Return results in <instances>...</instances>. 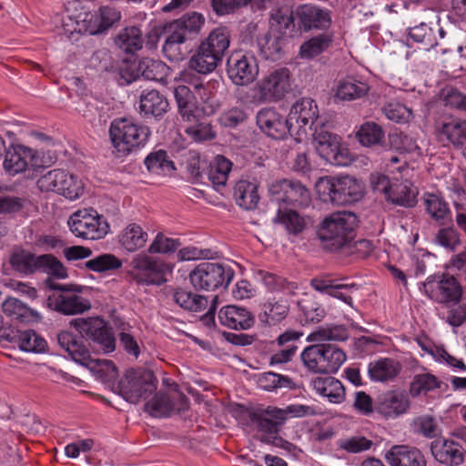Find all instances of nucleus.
<instances>
[{"instance_id": "nucleus-1", "label": "nucleus", "mask_w": 466, "mask_h": 466, "mask_svg": "<svg viewBox=\"0 0 466 466\" xmlns=\"http://www.w3.org/2000/svg\"><path fill=\"white\" fill-rule=\"evenodd\" d=\"M315 189L325 203L347 205L360 200L365 187L360 180L351 176H326L316 181Z\"/></svg>"}, {"instance_id": "nucleus-2", "label": "nucleus", "mask_w": 466, "mask_h": 466, "mask_svg": "<svg viewBox=\"0 0 466 466\" xmlns=\"http://www.w3.org/2000/svg\"><path fill=\"white\" fill-rule=\"evenodd\" d=\"M357 217L350 211H337L325 217L320 222L317 235L325 248L338 250L354 238Z\"/></svg>"}, {"instance_id": "nucleus-3", "label": "nucleus", "mask_w": 466, "mask_h": 466, "mask_svg": "<svg viewBox=\"0 0 466 466\" xmlns=\"http://www.w3.org/2000/svg\"><path fill=\"white\" fill-rule=\"evenodd\" d=\"M292 89L289 69L279 67L268 72L247 93L245 102L253 106L278 102Z\"/></svg>"}, {"instance_id": "nucleus-4", "label": "nucleus", "mask_w": 466, "mask_h": 466, "mask_svg": "<svg viewBox=\"0 0 466 466\" xmlns=\"http://www.w3.org/2000/svg\"><path fill=\"white\" fill-rule=\"evenodd\" d=\"M150 134L147 127L128 118H116L111 122L109 127L110 141L118 156H127L143 147Z\"/></svg>"}, {"instance_id": "nucleus-5", "label": "nucleus", "mask_w": 466, "mask_h": 466, "mask_svg": "<svg viewBox=\"0 0 466 466\" xmlns=\"http://www.w3.org/2000/svg\"><path fill=\"white\" fill-rule=\"evenodd\" d=\"M42 192H55L69 200L79 198L85 192V183L65 169H53L42 175L36 182Z\"/></svg>"}, {"instance_id": "nucleus-6", "label": "nucleus", "mask_w": 466, "mask_h": 466, "mask_svg": "<svg viewBox=\"0 0 466 466\" xmlns=\"http://www.w3.org/2000/svg\"><path fill=\"white\" fill-rule=\"evenodd\" d=\"M313 144L319 156L331 165L347 167L354 159L347 146L342 143V138L323 127L315 128Z\"/></svg>"}, {"instance_id": "nucleus-7", "label": "nucleus", "mask_w": 466, "mask_h": 466, "mask_svg": "<svg viewBox=\"0 0 466 466\" xmlns=\"http://www.w3.org/2000/svg\"><path fill=\"white\" fill-rule=\"evenodd\" d=\"M157 378L150 370H129L118 383V392L127 401L137 404L155 393Z\"/></svg>"}, {"instance_id": "nucleus-8", "label": "nucleus", "mask_w": 466, "mask_h": 466, "mask_svg": "<svg viewBox=\"0 0 466 466\" xmlns=\"http://www.w3.org/2000/svg\"><path fill=\"white\" fill-rule=\"evenodd\" d=\"M66 17L70 19L71 25H65V32L73 34L74 32H81L84 30L89 35L99 34L121 18V13L119 10L113 6H102L99 9L98 15H93L87 13H80L79 15H66Z\"/></svg>"}, {"instance_id": "nucleus-9", "label": "nucleus", "mask_w": 466, "mask_h": 466, "mask_svg": "<svg viewBox=\"0 0 466 466\" xmlns=\"http://www.w3.org/2000/svg\"><path fill=\"white\" fill-rule=\"evenodd\" d=\"M70 231L77 238L97 240L109 232L106 219L95 209H81L73 213L68 221Z\"/></svg>"}, {"instance_id": "nucleus-10", "label": "nucleus", "mask_w": 466, "mask_h": 466, "mask_svg": "<svg viewBox=\"0 0 466 466\" xmlns=\"http://www.w3.org/2000/svg\"><path fill=\"white\" fill-rule=\"evenodd\" d=\"M172 270L171 264L139 253L132 258L129 274L137 283L161 285L167 281L166 276Z\"/></svg>"}, {"instance_id": "nucleus-11", "label": "nucleus", "mask_w": 466, "mask_h": 466, "mask_svg": "<svg viewBox=\"0 0 466 466\" xmlns=\"http://www.w3.org/2000/svg\"><path fill=\"white\" fill-rule=\"evenodd\" d=\"M233 277L234 272L229 267L214 262H202L189 274L191 284L203 290H214L221 286H228Z\"/></svg>"}, {"instance_id": "nucleus-12", "label": "nucleus", "mask_w": 466, "mask_h": 466, "mask_svg": "<svg viewBox=\"0 0 466 466\" xmlns=\"http://www.w3.org/2000/svg\"><path fill=\"white\" fill-rule=\"evenodd\" d=\"M74 328L83 337L90 339L104 353L113 352L116 338L108 324L101 318L77 319L72 322Z\"/></svg>"}, {"instance_id": "nucleus-13", "label": "nucleus", "mask_w": 466, "mask_h": 466, "mask_svg": "<svg viewBox=\"0 0 466 466\" xmlns=\"http://www.w3.org/2000/svg\"><path fill=\"white\" fill-rule=\"evenodd\" d=\"M318 117L319 109L313 99L303 97L297 100L291 106L288 116L291 127V137L298 142L302 141Z\"/></svg>"}, {"instance_id": "nucleus-14", "label": "nucleus", "mask_w": 466, "mask_h": 466, "mask_svg": "<svg viewBox=\"0 0 466 466\" xmlns=\"http://www.w3.org/2000/svg\"><path fill=\"white\" fill-rule=\"evenodd\" d=\"M398 175L393 177L391 188L387 200L394 205L412 208L417 203L418 189L413 186L415 167L408 165L398 167Z\"/></svg>"}, {"instance_id": "nucleus-15", "label": "nucleus", "mask_w": 466, "mask_h": 466, "mask_svg": "<svg viewBox=\"0 0 466 466\" xmlns=\"http://www.w3.org/2000/svg\"><path fill=\"white\" fill-rule=\"evenodd\" d=\"M272 201L305 208L310 204V191L299 181L282 179L274 181L269 187Z\"/></svg>"}, {"instance_id": "nucleus-16", "label": "nucleus", "mask_w": 466, "mask_h": 466, "mask_svg": "<svg viewBox=\"0 0 466 466\" xmlns=\"http://www.w3.org/2000/svg\"><path fill=\"white\" fill-rule=\"evenodd\" d=\"M258 65L254 56L236 52L230 55L227 62V73L237 86L252 83L258 75Z\"/></svg>"}, {"instance_id": "nucleus-17", "label": "nucleus", "mask_w": 466, "mask_h": 466, "mask_svg": "<svg viewBox=\"0 0 466 466\" xmlns=\"http://www.w3.org/2000/svg\"><path fill=\"white\" fill-rule=\"evenodd\" d=\"M3 166L6 173L15 176L27 169H38L41 160L36 150L17 144L6 150Z\"/></svg>"}, {"instance_id": "nucleus-18", "label": "nucleus", "mask_w": 466, "mask_h": 466, "mask_svg": "<svg viewBox=\"0 0 466 466\" xmlns=\"http://www.w3.org/2000/svg\"><path fill=\"white\" fill-rule=\"evenodd\" d=\"M423 291L431 299L439 303L458 301L462 293L456 279L447 275L427 278Z\"/></svg>"}, {"instance_id": "nucleus-19", "label": "nucleus", "mask_w": 466, "mask_h": 466, "mask_svg": "<svg viewBox=\"0 0 466 466\" xmlns=\"http://www.w3.org/2000/svg\"><path fill=\"white\" fill-rule=\"evenodd\" d=\"M299 29L304 32L328 30L332 24V12L314 4H303L295 10Z\"/></svg>"}, {"instance_id": "nucleus-20", "label": "nucleus", "mask_w": 466, "mask_h": 466, "mask_svg": "<svg viewBox=\"0 0 466 466\" xmlns=\"http://www.w3.org/2000/svg\"><path fill=\"white\" fill-rule=\"evenodd\" d=\"M410 401L402 390H387L380 394L374 402L375 411L385 419H396L409 410Z\"/></svg>"}, {"instance_id": "nucleus-21", "label": "nucleus", "mask_w": 466, "mask_h": 466, "mask_svg": "<svg viewBox=\"0 0 466 466\" xmlns=\"http://www.w3.org/2000/svg\"><path fill=\"white\" fill-rule=\"evenodd\" d=\"M256 119L259 129L269 137L283 139L288 134L291 136L289 118L274 107L260 109L257 114Z\"/></svg>"}, {"instance_id": "nucleus-22", "label": "nucleus", "mask_w": 466, "mask_h": 466, "mask_svg": "<svg viewBox=\"0 0 466 466\" xmlns=\"http://www.w3.org/2000/svg\"><path fill=\"white\" fill-rule=\"evenodd\" d=\"M434 459L447 466H459L464 461V450L452 439L438 438L431 444Z\"/></svg>"}, {"instance_id": "nucleus-23", "label": "nucleus", "mask_w": 466, "mask_h": 466, "mask_svg": "<svg viewBox=\"0 0 466 466\" xmlns=\"http://www.w3.org/2000/svg\"><path fill=\"white\" fill-rule=\"evenodd\" d=\"M174 96L181 116L187 121L200 118L208 112L205 106L198 105V100L193 90L186 85L177 86L174 89Z\"/></svg>"}, {"instance_id": "nucleus-24", "label": "nucleus", "mask_w": 466, "mask_h": 466, "mask_svg": "<svg viewBox=\"0 0 466 466\" xmlns=\"http://www.w3.org/2000/svg\"><path fill=\"white\" fill-rule=\"evenodd\" d=\"M218 317L221 325L232 329L247 330L255 323V318L251 312L235 305L222 307Z\"/></svg>"}, {"instance_id": "nucleus-25", "label": "nucleus", "mask_w": 466, "mask_h": 466, "mask_svg": "<svg viewBox=\"0 0 466 466\" xmlns=\"http://www.w3.org/2000/svg\"><path fill=\"white\" fill-rule=\"evenodd\" d=\"M435 25L437 28L432 23H420L409 29V36L413 42L421 45L422 49L429 51L437 46L439 39H442L446 34L438 23Z\"/></svg>"}, {"instance_id": "nucleus-26", "label": "nucleus", "mask_w": 466, "mask_h": 466, "mask_svg": "<svg viewBox=\"0 0 466 466\" xmlns=\"http://www.w3.org/2000/svg\"><path fill=\"white\" fill-rule=\"evenodd\" d=\"M385 459L390 466H426L423 454L405 445L393 446L386 452Z\"/></svg>"}, {"instance_id": "nucleus-27", "label": "nucleus", "mask_w": 466, "mask_h": 466, "mask_svg": "<svg viewBox=\"0 0 466 466\" xmlns=\"http://www.w3.org/2000/svg\"><path fill=\"white\" fill-rule=\"evenodd\" d=\"M286 38L274 31H267L257 39V46L260 56L271 61H277L284 56Z\"/></svg>"}, {"instance_id": "nucleus-28", "label": "nucleus", "mask_w": 466, "mask_h": 466, "mask_svg": "<svg viewBox=\"0 0 466 466\" xmlns=\"http://www.w3.org/2000/svg\"><path fill=\"white\" fill-rule=\"evenodd\" d=\"M400 370V363L390 358H380L368 365L369 378L376 382L390 381L399 375Z\"/></svg>"}, {"instance_id": "nucleus-29", "label": "nucleus", "mask_w": 466, "mask_h": 466, "mask_svg": "<svg viewBox=\"0 0 466 466\" xmlns=\"http://www.w3.org/2000/svg\"><path fill=\"white\" fill-rule=\"evenodd\" d=\"M313 390L329 402L339 404L345 399L344 387L333 377H317L310 382Z\"/></svg>"}, {"instance_id": "nucleus-30", "label": "nucleus", "mask_w": 466, "mask_h": 466, "mask_svg": "<svg viewBox=\"0 0 466 466\" xmlns=\"http://www.w3.org/2000/svg\"><path fill=\"white\" fill-rule=\"evenodd\" d=\"M44 259V255L36 256L25 249H15L11 254L9 262L15 271L29 275L40 271Z\"/></svg>"}, {"instance_id": "nucleus-31", "label": "nucleus", "mask_w": 466, "mask_h": 466, "mask_svg": "<svg viewBox=\"0 0 466 466\" xmlns=\"http://www.w3.org/2000/svg\"><path fill=\"white\" fill-rule=\"evenodd\" d=\"M2 309L6 316L22 323L39 322L42 319L37 310L15 298L6 299L2 304Z\"/></svg>"}, {"instance_id": "nucleus-32", "label": "nucleus", "mask_w": 466, "mask_h": 466, "mask_svg": "<svg viewBox=\"0 0 466 466\" xmlns=\"http://www.w3.org/2000/svg\"><path fill=\"white\" fill-rule=\"evenodd\" d=\"M57 340L75 362L87 366L92 361L89 351L72 333L63 331L58 334Z\"/></svg>"}, {"instance_id": "nucleus-33", "label": "nucleus", "mask_w": 466, "mask_h": 466, "mask_svg": "<svg viewBox=\"0 0 466 466\" xmlns=\"http://www.w3.org/2000/svg\"><path fill=\"white\" fill-rule=\"evenodd\" d=\"M7 337L25 352L41 353L46 349V339L31 329L12 331Z\"/></svg>"}, {"instance_id": "nucleus-34", "label": "nucleus", "mask_w": 466, "mask_h": 466, "mask_svg": "<svg viewBox=\"0 0 466 466\" xmlns=\"http://www.w3.org/2000/svg\"><path fill=\"white\" fill-rule=\"evenodd\" d=\"M370 90L366 82L353 77L340 79L335 87V97L341 101H351L364 96Z\"/></svg>"}, {"instance_id": "nucleus-35", "label": "nucleus", "mask_w": 466, "mask_h": 466, "mask_svg": "<svg viewBox=\"0 0 466 466\" xmlns=\"http://www.w3.org/2000/svg\"><path fill=\"white\" fill-rule=\"evenodd\" d=\"M422 202L427 214L433 220L443 224L450 218L451 210L449 204L441 194L425 192L422 195Z\"/></svg>"}, {"instance_id": "nucleus-36", "label": "nucleus", "mask_w": 466, "mask_h": 466, "mask_svg": "<svg viewBox=\"0 0 466 466\" xmlns=\"http://www.w3.org/2000/svg\"><path fill=\"white\" fill-rule=\"evenodd\" d=\"M258 189V186L256 182L248 180L238 181L234 188V197L237 204L248 210L256 208L260 199Z\"/></svg>"}, {"instance_id": "nucleus-37", "label": "nucleus", "mask_w": 466, "mask_h": 466, "mask_svg": "<svg viewBox=\"0 0 466 466\" xmlns=\"http://www.w3.org/2000/svg\"><path fill=\"white\" fill-rule=\"evenodd\" d=\"M147 232L136 223L127 225L119 235L121 247L128 252H135L142 248L147 242Z\"/></svg>"}, {"instance_id": "nucleus-38", "label": "nucleus", "mask_w": 466, "mask_h": 466, "mask_svg": "<svg viewBox=\"0 0 466 466\" xmlns=\"http://www.w3.org/2000/svg\"><path fill=\"white\" fill-rule=\"evenodd\" d=\"M140 111L146 116H161L168 108V102L158 91L146 90L140 96Z\"/></svg>"}, {"instance_id": "nucleus-39", "label": "nucleus", "mask_w": 466, "mask_h": 466, "mask_svg": "<svg viewBox=\"0 0 466 466\" xmlns=\"http://www.w3.org/2000/svg\"><path fill=\"white\" fill-rule=\"evenodd\" d=\"M221 59L201 44L198 52L190 58L189 66L199 74H208L216 69Z\"/></svg>"}, {"instance_id": "nucleus-40", "label": "nucleus", "mask_w": 466, "mask_h": 466, "mask_svg": "<svg viewBox=\"0 0 466 466\" xmlns=\"http://www.w3.org/2000/svg\"><path fill=\"white\" fill-rule=\"evenodd\" d=\"M91 308L90 301L76 294H62L55 300L56 310L66 314H81Z\"/></svg>"}, {"instance_id": "nucleus-41", "label": "nucleus", "mask_w": 466, "mask_h": 466, "mask_svg": "<svg viewBox=\"0 0 466 466\" xmlns=\"http://www.w3.org/2000/svg\"><path fill=\"white\" fill-rule=\"evenodd\" d=\"M145 165L149 172L159 175H171L176 167L167 153L162 149L150 153L145 159Z\"/></svg>"}, {"instance_id": "nucleus-42", "label": "nucleus", "mask_w": 466, "mask_h": 466, "mask_svg": "<svg viewBox=\"0 0 466 466\" xmlns=\"http://www.w3.org/2000/svg\"><path fill=\"white\" fill-rule=\"evenodd\" d=\"M349 334L346 328L342 325L320 326L309 333L307 341L322 343L328 340L344 341Z\"/></svg>"}, {"instance_id": "nucleus-43", "label": "nucleus", "mask_w": 466, "mask_h": 466, "mask_svg": "<svg viewBox=\"0 0 466 466\" xmlns=\"http://www.w3.org/2000/svg\"><path fill=\"white\" fill-rule=\"evenodd\" d=\"M320 352L322 355L323 373L337 372L347 359L342 350L330 344H322L320 342Z\"/></svg>"}, {"instance_id": "nucleus-44", "label": "nucleus", "mask_w": 466, "mask_h": 466, "mask_svg": "<svg viewBox=\"0 0 466 466\" xmlns=\"http://www.w3.org/2000/svg\"><path fill=\"white\" fill-rule=\"evenodd\" d=\"M332 43V35L329 34L317 35L305 41L299 47V56L302 59H312L323 53Z\"/></svg>"}, {"instance_id": "nucleus-45", "label": "nucleus", "mask_w": 466, "mask_h": 466, "mask_svg": "<svg viewBox=\"0 0 466 466\" xmlns=\"http://www.w3.org/2000/svg\"><path fill=\"white\" fill-rule=\"evenodd\" d=\"M169 29L171 33L163 45V53L170 61L182 60L187 52L183 47L187 37L185 34L179 30H176L175 28Z\"/></svg>"}, {"instance_id": "nucleus-46", "label": "nucleus", "mask_w": 466, "mask_h": 466, "mask_svg": "<svg viewBox=\"0 0 466 466\" xmlns=\"http://www.w3.org/2000/svg\"><path fill=\"white\" fill-rule=\"evenodd\" d=\"M438 134L455 146L462 145L466 141V121L451 118L441 124Z\"/></svg>"}, {"instance_id": "nucleus-47", "label": "nucleus", "mask_w": 466, "mask_h": 466, "mask_svg": "<svg viewBox=\"0 0 466 466\" xmlns=\"http://www.w3.org/2000/svg\"><path fill=\"white\" fill-rule=\"evenodd\" d=\"M232 168V163L224 156H217L209 164L208 177L214 186H225L229 172Z\"/></svg>"}, {"instance_id": "nucleus-48", "label": "nucleus", "mask_w": 466, "mask_h": 466, "mask_svg": "<svg viewBox=\"0 0 466 466\" xmlns=\"http://www.w3.org/2000/svg\"><path fill=\"white\" fill-rule=\"evenodd\" d=\"M294 27V17L288 7L279 8L272 12L268 31H274L285 37L286 34L293 31Z\"/></svg>"}, {"instance_id": "nucleus-49", "label": "nucleus", "mask_w": 466, "mask_h": 466, "mask_svg": "<svg viewBox=\"0 0 466 466\" xmlns=\"http://www.w3.org/2000/svg\"><path fill=\"white\" fill-rule=\"evenodd\" d=\"M441 381L436 376L431 373H421L414 376L410 385V394L416 398L424 396L428 392L440 389Z\"/></svg>"}, {"instance_id": "nucleus-50", "label": "nucleus", "mask_w": 466, "mask_h": 466, "mask_svg": "<svg viewBox=\"0 0 466 466\" xmlns=\"http://www.w3.org/2000/svg\"><path fill=\"white\" fill-rule=\"evenodd\" d=\"M116 44L127 53L137 51L143 45L142 32L136 26L126 27L118 34Z\"/></svg>"}, {"instance_id": "nucleus-51", "label": "nucleus", "mask_w": 466, "mask_h": 466, "mask_svg": "<svg viewBox=\"0 0 466 466\" xmlns=\"http://www.w3.org/2000/svg\"><path fill=\"white\" fill-rule=\"evenodd\" d=\"M384 136L382 127L375 122L363 123L356 132V137L363 147L380 145Z\"/></svg>"}, {"instance_id": "nucleus-52", "label": "nucleus", "mask_w": 466, "mask_h": 466, "mask_svg": "<svg viewBox=\"0 0 466 466\" xmlns=\"http://www.w3.org/2000/svg\"><path fill=\"white\" fill-rule=\"evenodd\" d=\"M389 143L391 148L400 153L411 154L413 158L420 157L422 155L420 148L416 141L410 136L402 132H394L389 135Z\"/></svg>"}, {"instance_id": "nucleus-53", "label": "nucleus", "mask_w": 466, "mask_h": 466, "mask_svg": "<svg viewBox=\"0 0 466 466\" xmlns=\"http://www.w3.org/2000/svg\"><path fill=\"white\" fill-rule=\"evenodd\" d=\"M275 221L279 222L289 233L298 234L306 227V221L297 211L279 208Z\"/></svg>"}, {"instance_id": "nucleus-54", "label": "nucleus", "mask_w": 466, "mask_h": 466, "mask_svg": "<svg viewBox=\"0 0 466 466\" xmlns=\"http://www.w3.org/2000/svg\"><path fill=\"white\" fill-rule=\"evenodd\" d=\"M229 33L225 27L214 29L202 44L219 57H223L225 51L229 46Z\"/></svg>"}, {"instance_id": "nucleus-55", "label": "nucleus", "mask_w": 466, "mask_h": 466, "mask_svg": "<svg viewBox=\"0 0 466 466\" xmlns=\"http://www.w3.org/2000/svg\"><path fill=\"white\" fill-rule=\"evenodd\" d=\"M122 265L120 258L109 253L96 256L86 262L88 269L98 273L118 269Z\"/></svg>"}, {"instance_id": "nucleus-56", "label": "nucleus", "mask_w": 466, "mask_h": 466, "mask_svg": "<svg viewBox=\"0 0 466 466\" xmlns=\"http://www.w3.org/2000/svg\"><path fill=\"white\" fill-rule=\"evenodd\" d=\"M383 113L388 119L399 124H408L414 118L412 109L396 101L386 104L383 107Z\"/></svg>"}, {"instance_id": "nucleus-57", "label": "nucleus", "mask_w": 466, "mask_h": 466, "mask_svg": "<svg viewBox=\"0 0 466 466\" xmlns=\"http://www.w3.org/2000/svg\"><path fill=\"white\" fill-rule=\"evenodd\" d=\"M141 77L147 80L161 81L168 73V67L160 60L152 58L141 59Z\"/></svg>"}, {"instance_id": "nucleus-58", "label": "nucleus", "mask_w": 466, "mask_h": 466, "mask_svg": "<svg viewBox=\"0 0 466 466\" xmlns=\"http://www.w3.org/2000/svg\"><path fill=\"white\" fill-rule=\"evenodd\" d=\"M175 301L181 308L190 311H200L207 307L208 299L198 294L178 290L174 294Z\"/></svg>"}, {"instance_id": "nucleus-59", "label": "nucleus", "mask_w": 466, "mask_h": 466, "mask_svg": "<svg viewBox=\"0 0 466 466\" xmlns=\"http://www.w3.org/2000/svg\"><path fill=\"white\" fill-rule=\"evenodd\" d=\"M205 22L204 16L199 13H190L183 15L180 19L173 22L169 28H175L185 34L198 33L203 26Z\"/></svg>"}, {"instance_id": "nucleus-60", "label": "nucleus", "mask_w": 466, "mask_h": 466, "mask_svg": "<svg viewBox=\"0 0 466 466\" xmlns=\"http://www.w3.org/2000/svg\"><path fill=\"white\" fill-rule=\"evenodd\" d=\"M431 355L435 361L446 365L453 372H464L466 370L463 360L450 354L443 347L433 348L431 350Z\"/></svg>"}, {"instance_id": "nucleus-61", "label": "nucleus", "mask_w": 466, "mask_h": 466, "mask_svg": "<svg viewBox=\"0 0 466 466\" xmlns=\"http://www.w3.org/2000/svg\"><path fill=\"white\" fill-rule=\"evenodd\" d=\"M261 280L264 286L271 291H282L284 293H294L297 285L289 282L284 278L269 272H261Z\"/></svg>"}, {"instance_id": "nucleus-62", "label": "nucleus", "mask_w": 466, "mask_h": 466, "mask_svg": "<svg viewBox=\"0 0 466 466\" xmlns=\"http://www.w3.org/2000/svg\"><path fill=\"white\" fill-rule=\"evenodd\" d=\"M289 307L285 302H268L264 305L261 320L269 325L280 322L288 314Z\"/></svg>"}, {"instance_id": "nucleus-63", "label": "nucleus", "mask_w": 466, "mask_h": 466, "mask_svg": "<svg viewBox=\"0 0 466 466\" xmlns=\"http://www.w3.org/2000/svg\"><path fill=\"white\" fill-rule=\"evenodd\" d=\"M320 343L307 347L301 353L304 365L311 371L323 373Z\"/></svg>"}, {"instance_id": "nucleus-64", "label": "nucleus", "mask_w": 466, "mask_h": 466, "mask_svg": "<svg viewBox=\"0 0 466 466\" xmlns=\"http://www.w3.org/2000/svg\"><path fill=\"white\" fill-rule=\"evenodd\" d=\"M141 59L125 60L119 67V75L125 84H130L141 77Z\"/></svg>"}]
</instances>
